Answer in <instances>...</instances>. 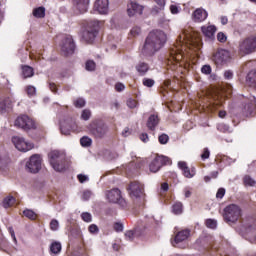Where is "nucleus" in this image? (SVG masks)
Masks as SVG:
<instances>
[{
    "label": "nucleus",
    "instance_id": "obj_1",
    "mask_svg": "<svg viewBox=\"0 0 256 256\" xmlns=\"http://www.w3.org/2000/svg\"><path fill=\"white\" fill-rule=\"evenodd\" d=\"M167 43V35L161 30H153L150 32L142 47L141 53L146 57L155 55Z\"/></svg>",
    "mask_w": 256,
    "mask_h": 256
},
{
    "label": "nucleus",
    "instance_id": "obj_2",
    "mask_svg": "<svg viewBox=\"0 0 256 256\" xmlns=\"http://www.w3.org/2000/svg\"><path fill=\"white\" fill-rule=\"evenodd\" d=\"M49 163L57 173H64L71 167V160L67 158L65 151L53 150L48 154Z\"/></svg>",
    "mask_w": 256,
    "mask_h": 256
},
{
    "label": "nucleus",
    "instance_id": "obj_3",
    "mask_svg": "<svg viewBox=\"0 0 256 256\" xmlns=\"http://www.w3.org/2000/svg\"><path fill=\"white\" fill-rule=\"evenodd\" d=\"M99 27H101V22L99 20L88 21L86 29L82 32V39L86 43H93L99 33Z\"/></svg>",
    "mask_w": 256,
    "mask_h": 256
},
{
    "label": "nucleus",
    "instance_id": "obj_4",
    "mask_svg": "<svg viewBox=\"0 0 256 256\" xmlns=\"http://www.w3.org/2000/svg\"><path fill=\"white\" fill-rule=\"evenodd\" d=\"M223 217L227 223H236L241 217V208L237 204H230L224 208Z\"/></svg>",
    "mask_w": 256,
    "mask_h": 256
},
{
    "label": "nucleus",
    "instance_id": "obj_5",
    "mask_svg": "<svg viewBox=\"0 0 256 256\" xmlns=\"http://www.w3.org/2000/svg\"><path fill=\"white\" fill-rule=\"evenodd\" d=\"M256 50V36H249L239 42V52L241 55H251Z\"/></svg>",
    "mask_w": 256,
    "mask_h": 256
},
{
    "label": "nucleus",
    "instance_id": "obj_6",
    "mask_svg": "<svg viewBox=\"0 0 256 256\" xmlns=\"http://www.w3.org/2000/svg\"><path fill=\"white\" fill-rule=\"evenodd\" d=\"M88 130L94 137L101 139V137L106 135L109 128L104 122L95 120L88 126Z\"/></svg>",
    "mask_w": 256,
    "mask_h": 256
},
{
    "label": "nucleus",
    "instance_id": "obj_7",
    "mask_svg": "<svg viewBox=\"0 0 256 256\" xmlns=\"http://www.w3.org/2000/svg\"><path fill=\"white\" fill-rule=\"evenodd\" d=\"M12 143L15 148L22 153H27V151H31V149L35 148V144H33V142H29L20 136H13Z\"/></svg>",
    "mask_w": 256,
    "mask_h": 256
},
{
    "label": "nucleus",
    "instance_id": "obj_8",
    "mask_svg": "<svg viewBox=\"0 0 256 256\" xmlns=\"http://www.w3.org/2000/svg\"><path fill=\"white\" fill-rule=\"evenodd\" d=\"M106 199L109 203H118L120 207H127V201L121 196V190L114 188L106 192Z\"/></svg>",
    "mask_w": 256,
    "mask_h": 256
},
{
    "label": "nucleus",
    "instance_id": "obj_9",
    "mask_svg": "<svg viewBox=\"0 0 256 256\" xmlns=\"http://www.w3.org/2000/svg\"><path fill=\"white\" fill-rule=\"evenodd\" d=\"M163 165H171V159L166 156H156L149 163L150 173H158V171H161V167H163Z\"/></svg>",
    "mask_w": 256,
    "mask_h": 256
},
{
    "label": "nucleus",
    "instance_id": "obj_10",
    "mask_svg": "<svg viewBox=\"0 0 256 256\" xmlns=\"http://www.w3.org/2000/svg\"><path fill=\"white\" fill-rule=\"evenodd\" d=\"M15 126L19 127L20 129H23L24 131H29L31 129H36L35 121H33V119H31L27 115L19 116L15 120Z\"/></svg>",
    "mask_w": 256,
    "mask_h": 256
},
{
    "label": "nucleus",
    "instance_id": "obj_11",
    "mask_svg": "<svg viewBox=\"0 0 256 256\" xmlns=\"http://www.w3.org/2000/svg\"><path fill=\"white\" fill-rule=\"evenodd\" d=\"M26 169L29 173H39L41 171V156L39 154L32 155L26 162Z\"/></svg>",
    "mask_w": 256,
    "mask_h": 256
},
{
    "label": "nucleus",
    "instance_id": "obj_12",
    "mask_svg": "<svg viewBox=\"0 0 256 256\" xmlns=\"http://www.w3.org/2000/svg\"><path fill=\"white\" fill-rule=\"evenodd\" d=\"M61 51L65 57L75 53V41H73V36L67 35L64 37L61 45Z\"/></svg>",
    "mask_w": 256,
    "mask_h": 256
},
{
    "label": "nucleus",
    "instance_id": "obj_13",
    "mask_svg": "<svg viewBox=\"0 0 256 256\" xmlns=\"http://www.w3.org/2000/svg\"><path fill=\"white\" fill-rule=\"evenodd\" d=\"M213 61L216 65H225L231 61V52L225 49H219L213 55Z\"/></svg>",
    "mask_w": 256,
    "mask_h": 256
},
{
    "label": "nucleus",
    "instance_id": "obj_14",
    "mask_svg": "<svg viewBox=\"0 0 256 256\" xmlns=\"http://www.w3.org/2000/svg\"><path fill=\"white\" fill-rule=\"evenodd\" d=\"M256 113V98L253 95H250L246 101L245 105L243 107V115L245 117H251V115H255Z\"/></svg>",
    "mask_w": 256,
    "mask_h": 256
},
{
    "label": "nucleus",
    "instance_id": "obj_15",
    "mask_svg": "<svg viewBox=\"0 0 256 256\" xmlns=\"http://www.w3.org/2000/svg\"><path fill=\"white\" fill-rule=\"evenodd\" d=\"M128 191L132 199H139L143 197V184L139 182H132L128 186Z\"/></svg>",
    "mask_w": 256,
    "mask_h": 256
},
{
    "label": "nucleus",
    "instance_id": "obj_16",
    "mask_svg": "<svg viewBox=\"0 0 256 256\" xmlns=\"http://www.w3.org/2000/svg\"><path fill=\"white\" fill-rule=\"evenodd\" d=\"M75 130V120L66 118L60 121V131L62 135H71V131Z\"/></svg>",
    "mask_w": 256,
    "mask_h": 256
},
{
    "label": "nucleus",
    "instance_id": "obj_17",
    "mask_svg": "<svg viewBox=\"0 0 256 256\" xmlns=\"http://www.w3.org/2000/svg\"><path fill=\"white\" fill-rule=\"evenodd\" d=\"M178 169L182 170V173L186 179H193V176L197 173L195 167L189 168V166H187V162L185 161L178 162Z\"/></svg>",
    "mask_w": 256,
    "mask_h": 256
},
{
    "label": "nucleus",
    "instance_id": "obj_18",
    "mask_svg": "<svg viewBox=\"0 0 256 256\" xmlns=\"http://www.w3.org/2000/svg\"><path fill=\"white\" fill-rule=\"evenodd\" d=\"M191 235V230L189 229H184L179 231L174 238L173 246L174 247H180L179 243H185L189 239Z\"/></svg>",
    "mask_w": 256,
    "mask_h": 256
},
{
    "label": "nucleus",
    "instance_id": "obj_19",
    "mask_svg": "<svg viewBox=\"0 0 256 256\" xmlns=\"http://www.w3.org/2000/svg\"><path fill=\"white\" fill-rule=\"evenodd\" d=\"M127 13L129 17H133L135 15H143V6L136 1H130L128 4Z\"/></svg>",
    "mask_w": 256,
    "mask_h": 256
},
{
    "label": "nucleus",
    "instance_id": "obj_20",
    "mask_svg": "<svg viewBox=\"0 0 256 256\" xmlns=\"http://www.w3.org/2000/svg\"><path fill=\"white\" fill-rule=\"evenodd\" d=\"M94 9L98 11L100 15H107V13H109V0H96Z\"/></svg>",
    "mask_w": 256,
    "mask_h": 256
},
{
    "label": "nucleus",
    "instance_id": "obj_21",
    "mask_svg": "<svg viewBox=\"0 0 256 256\" xmlns=\"http://www.w3.org/2000/svg\"><path fill=\"white\" fill-rule=\"evenodd\" d=\"M207 17H209V13L203 8H197L192 14V19L195 23H203Z\"/></svg>",
    "mask_w": 256,
    "mask_h": 256
},
{
    "label": "nucleus",
    "instance_id": "obj_22",
    "mask_svg": "<svg viewBox=\"0 0 256 256\" xmlns=\"http://www.w3.org/2000/svg\"><path fill=\"white\" fill-rule=\"evenodd\" d=\"M201 31L204 37H207V39H215V33L217 32V27H215V25L202 26Z\"/></svg>",
    "mask_w": 256,
    "mask_h": 256
},
{
    "label": "nucleus",
    "instance_id": "obj_23",
    "mask_svg": "<svg viewBox=\"0 0 256 256\" xmlns=\"http://www.w3.org/2000/svg\"><path fill=\"white\" fill-rule=\"evenodd\" d=\"M74 7L79 13H87L89 9V0H74Z\"/></svg>",
    "mask_w": 256,
    "mask_h": 256
},
{
    "label": "nucleus",
    "instance_id": "obj_24",
    "mask_svg": "<svg viewBox=\"0 0 256 256\" xmlns=\"http://www.w3.org/2000/svg\"><path fill=\"white\" fill-rule=\"evenodd\" d=\"M146 125L150 131H155V129L157 128V125H159V115L157 114L150 115Z\"/></svg>",
    "mask_w": 256,
    "mask_h": 256
},
{
    "label": "nucleus",
    "instance_id": "obj_25",
    "mask_svg": "<svg viewBox=\"0 0 256 256\" xmlns=\"http://www.w3.org/2000/svg\"><path fill=\"white\" fill-rule=\"evenodd\" d=\"M157 6L152 8V15H159L165 9V0H154Z\"/></svg>",
    "mask_w": 256,
    "mask_h": 256
},
{
    "label": "nucleus",
    "instance_id": "obj_26",
    "mask_svg": "<svg viewBox=\"0 0 256 256\" xmlns=\"http://www.w3.org/2000/svg\"><path fill=\"white\" fill-rule=\"evenodd\" d=\"M246 83L249 87L256 89V70L250 71L246 76Z\"/></svg>",
    "mask_w": 256,
    "mask_h": 256
},
{
    "label": "nucleus",
    "instance_id": "obj_27",
    "mask_svg": "<svg viewBox=\"0 0 256 256\" xmlns=\"http://www.w3.org/2000/svg\"><path fill=\"white\" fill-rule=\"evenodd\" d=\"M61 242L59 241H53L50 245V255L57 256L59 253H61Z\"/></svg>",
    "mask_w": 256,
    "mask_h": 256
},
{
    "label": "nucleus",
    "instance_id": "obj_28",
    "mask_svg": "<svg viewBox=\"0 0 256 256\" xmlns=\"http://www.w3.org/2000/svg\"><path fill=\"white\" fill-rule=\"evenodd\" d=\"M141 232L139 231V228H135L134 230H128L125 232V237L127 241H133L135 237H140Z\"/></svg>",
    "mask_w": 256,
    "mask_h": 256
},
{
    "label": "nucleus",
    "instance_id": "obj_29",
    "mask_svg": "<svg viewBox=\"0 0 256 256\" xmlns=\"http://www.w3.org/2000/svg\"><path fill=\"white\" fill-rule=\"evenodd\" d=\"M136 71L137 73H139V75H146L147 71H149V64L145 63V62H139L136 65Z\"/></svg>",
    "mask_w": 256,
    "mask_h": 256
},
{
    "label": "nucleus",
    "instance_id": "obj_30",
    "mask_svg": "<svg viewBox=\"0 0 256 256\" xmlns=\"http://www.w3.org/2000/svg\"><path fill=\"white\" fill-rule=\"evenodd\" d=\"M22 75L24 79H29V77L35 75V71L33 70V67L25 65L22 66Z\"/></svg>",
    "mask_w": 256,
    "mask_h": 256
},
{
    "label": "nucleus",
    "instance_id": "obj_31",
    "mask_svg": "<svg viewBox=\"0 0 256 256\" xmlns=\"http://www.w3.org/2000/svg\"><path fill=\"white\" fill-rule=\"evenodd\" d=\"M32 15L36 18V19H43V17H45V7L40 6L37 8L33 9Z\"/></svg>",
    "mask_w": 256,
    "mask_h": 256
},
{
    "label": "nucleus",
    "instance_id": "obj_32",
    "mask_svg": "<svg viewBox=\"0 0 256 256\" xmlns=\"http://www.w3.org/2000/svg\"><path fill=\"white\" fill-rule=\"evenodd\" d=\"M172 213H174V215H181V213H183V203L176 202L172 206Z\"/></svg>",
    "mask_w": 256,
    "mask_h": 256
},
{
    "label": "nucleus",
    "instance_id": "obj_33",
    "mask_svg": "<svg viewBox=\"0 0 256 256\" xmlns=\"http://www.w3.org/2000/svg\"><path fill=\"white\" fill-rule=\"evenodd\" d=\"M23 215L26 216L27 219H30V221H35V219H37V213L31 209H25Z\"/></svg>",
    "mask_w": 256,
    "mask_h": 256
},
{
    "label": "nucleus",
    "instance_id": "obj_34",
    "mask_svg": "<svg viewBox=\"0 0 256 256\" xmlns=\"http://www.w3.org/2000/svg\"><path fill=\"white\" fill-rule=\"evenodd\" d=\"M14 204H15V197L13 196H8L3 200L4 209H9V207H11V205H14Z\"/></svg>",
    "mask_w": 256,
    "mask_h": 256
},
{
    "label": "nucleus",
    "instance_id": "obj_35",
    "mask_svg": "<svg viewBox=\"0 0 256 256\" xmlns=\"http://www.w3.org/2000/svg\"><path fill=\"white\" fill-rule=\"evenodd\" d=\"M217 129L221 133H232L233 132V130H231V127H229V125L224 124V123L218 124Z\"/></svg>",
    "mask_w": 256,
    "mask_h": 256
},
{
    "label": "nucleus",
    "instance_id": "obj_36",
    "mask_svg": "<svg viewBox=\"0 0 256 256\" xmlns=\"http://www.w3.org/2000/svg\"><path fill=\"white\" fill-rule=\"evenodd\" d=\"M91 143H93V140L87 136H83L80 139V145H82V147H91Z\"/></svg>",
    "mask_w": 256,
    "mask_h": 256
},
{
    "label": "nucleus",
    "instance_id": "obj_37",
    "mask_svg": "<svg viewBox=\"0 0 256 256\" xmlns=\"http://www.w3.org/2000/svg\"><path fill=\"white\" fill-rule=\"evenodd\" d=\"M9 109V100H0V113H7Z\"/></svg>",
    "mask_w": 256,
    "mask_h": 256
},
{
    "label": "nucleus",
    "instance_id": "obj_38",
    "mask_svg": "<svg viewBox=\"0 0 256 256\" xmlns=\"http://www.w3.org/2000/svg\"><path fill=\"white\" fill-rule=\"evenodd\" d=\"M82 221H85V223H91L93 221V216L89 212H83L81 214Z\"/></svg>",
    "mask_w": 256,
    "mask_h": 256
},
{
    "label": "nucleus",
    "instance_id": "obj_39",
    "mask_svg": "<svg viewBox=\"0 0 256 256\" xmlns=\"http://www.w3.org/2000/svg\"><path fill=\"white\" fill-rule=\"evenodd\" d=\"M81 119L83 121H89V119H91V110L84 109L81 113Z\"/></svg>",
    "mask_w": 256,
    "mask_h": 256
},
{
    "label": "nucleus",
    "instance_id": "obj_40",
    "mask_svg": "<svg viewBox=\"0 0 256 256\" xmlns=\"http://www.w3.org/2000/svg\"><path fill=\"white\" fill-rule=\"evenodd\" d=\"M243 181H244V185L248 187H253L255 185V180L251 178V176L249 175L245 176Z\"/></svg>",
    "mask_w": 256,
    "mask_h": 256
},
{
    "label": "nucleus",
    "instance_id": "obj_41",
    "mask_svg": "<svg viewBox=\"0 0 256 256\" xmlns=\"http://www.w3.org/2000/svg\"><path fill=\"white\" fill-rule=\"evenodd\" d=\"M206 227H208V229H217V220L207 219L206 220Z\"/></svg>",
    "mask_w": 256,
    "mask_h": 256
},
{
    "label": "nucleus",
    "instance_id": "obj_42",
    "mask_svg": "<svg viewBox=\"0 0 256 256\" xmlns=\"http://www.w3.org/2000/svg\"><path fill=\"white\" fill-rule=\"evenodd\" d=\"M212 71L213 69L209 64L203 65L201 68V73H203V75H211Z\"/></svg>",
    "mask_w": 256,
    "mask_h": 256
},
{
    "label": "nucleus",
    "instance_id": "obj_43",
    "mask_svg": "<svg viewBox=\"0 0 256 256\" xmlns=\"http://www.w3.org/2000/svg\"><path fill=\"white\" fill-rule=\"evenodd\" d=\"M158 141L161 145H167V143H169V135L167 134H161L158 137Z\"/></svg>",
    "mask_w": 256,
    "mask_h": 256
},
{
    "label": "nucleus",
    "instance_id": "obj_44",
    "mask_svg": "<svg viewBox=\"0 0 256 256\" xmlns=\"http://www.w3.org/2000/svg\"><path fill=\"white\" fill-rule=\"evenodd\" d=\"M50 229L51 231H59V220L52 219L50 221Z\"/></svg>",
    "mask_w": 256,
    "mask_h": 256
},
{
    "label": "nucleus",
    "instance_id": "obj_45",
    "mask_svg": "<svg viewBox=\"0 0 256 256\" xmlns=\"http://www.w3.org/2000/svg\"><path fill=\"white\" fill-rule=\"evenodd\" d=\"M96 67L95 61L88 60L85 64L86 71H93Z\"/></svg>",
    "mask_w": 256,
    "mask_h": 256
},
{
    "label": "nucleus",
    "instance_id": "obj_46",
    "mask_svg": "<svg viewBox=\"0 0 256 256\" xmlns=\"http://www.w3.org/2000/svg\"><path fill=\"white\" fill-rule=\"evenodd\" d=\"M142 83H143L144 87H153V85H155V80H153L151 78H144L142 80Z\"/></svg>",
    "mask_w": 256,
    "mask_h": 256
},
{
    "label": "nucleus",
    "instance_id": "obj_47",
    "mask_svg": "<svg viewBox=\"0 0 256 256\" xmlns=\"http://www.w3.org/2000/svg\"><path fill=\"white\" fill-rule=\"evenodd\" d=\"M74 105L75 107L81 109L82 107H85V99L83 98H77L75 101H74Z\"/></svg>",
    "mask_w": 256,
    "mask_h": 256
},
{
    "label": "nucleus",
    "instance_id": "obj_48",
    "mask_svg": "<svg viewBox=\"0 0 256 256\" xmlns=\"http://www.w3.org/2000/svg\"><path fill=\"white\" fill-rule=\"evenodd\" d=\"M137 105H139V103H137L136 100H134L133 98H129L127 100V106L129 107V109H135Z\"/></svg>",
    "mask_w": 256,
    "mask_h": 256
},
{
    "label": "nucleus",
    "instance_id": "obj_49",
    "mask_svg": "<svg viewBox=\"0 0 256 256\" xmlns=\"http://www.w3.org/2000/svg\"><path fill=\"white\" fill-rule=\"evenodd\" d=\"M26 92L29 97H33V95L37 93V89L35 88V86H27Z\"/></svg>",
    "mask_w": 256,
    "mask_h": 256
},
{
    "label": "nucleus",
    "instance_id": "obj_50",
    "mask_svg": "<svg viewBox=\"0 0 256 256\" xmlns=\"http://www.w3.org/2000/svg\"><path fill=\"white\" fill-rule=\"evenodd\" d=\"M245 231L246 233L249 235H253V233H255L256 231V225H248V226H245Z\"/></svg>",
    "mask_w": 256,
    "mask_h": 256
},
{
    "label": "nucleus",
    "instance_id": "obj_51",
    "mask_svg": "<svg viewBox=\"0 0 256 256\" xmlns=\"http://www.w3.org/2000/svg\"><path fill=\"white\" fill-rule=\"evenodd\" d=\"M225 193V188H219L216 193V199H223V197H225Z\"/></svg>",
    "mask_w": 256,
    "mask_h": 256
},
{
    "label": "nucleus",
    "instance_id": "obj_52",
    "mask_svg": "<svg viewBox=\"0 0 256 256\" xmlns=\"http://www.w3.org/2000/svg\"><path fill=\"white\" fill-rule=\"evenodd\" d=\"M217 39L220 43H225V41H227V35H225L223 32H219L217 34Z\"/></svg>",
    "mask_w": 256,
    "mask_h": 256
},
{
    "label": "nucleus",
    "instance_id": "obj_53",
    "mask_svg": "<svg viewBox=\"0 0 256 256\" xmlns=\"http://www.w3.org/2000/svg\"><path fill=\"white\" fill-rule=\"evenodd\" d=\"M7 163H9L7 157L0 156V169H5V167H7Z\"/></svg>",
    "mask_w": 256,
    "mask_h": 256
},
{
    "label": "nucleus",
    "instance_id": "obj_54",
    "mask_svg": "<svg viewBox=\"0 0 256 256\" xmlns=\"http://www.w3.org/2000/svg\"><path fill=\"white\" fill-rule=\"evenodd\" d=\"M130 33H131L132 37H137V35L141 34V28L136 26L131 29Z\"/></svg>",
    "mask_w": 256,
    "mask_h": 256
},
{
    "label": "nucleus",
    "instance_id": "obj_55",
    "mask_svg": "<svg viewBox=\"0 0 256 256\" xmlns=\"http://www.w3.org/2000/svg\"><path fill=\"white\" fill-rule=\"evenodd\" d=\"M88 231H89V233H92V234L99 233V227H97V225H95V224H91L88 227Z\"/></svg>",
    "mask_w": 256,
    "mask_h": 256
},
{
    "label": "nucleus",
    "instance_id": "obj_56",
    "mask_svg": "<svg viewBox=\"0 0 256 256\" xmlns=\"http://www.w3.org/2000/svg\"><path fill=\"white\" fill-rule=\"evenodd\" d=\"M77 179L80 183H85L86 181H89V176L83 175V174H78Z\"/></svg>",
    "mask_w": 256,
    "mask_h": 256
},
{
    "label": "nucleus",
    "instance_id": "obj_57",
    "mask_svg": "<svg viewBox=\"0 0 256 256\" xmlns=\"http://www.w3.org/2000/svg\"><path fill=\"white\" fill-rule=\"evenodd\" d=\"M210 155H211V152H209V148H205L203 153L201 154V159L205 161V159H209Z\"/></svg>",
    "mask_w": 256,
    "mask_h": 256
},
{
    "label": "nucleus",
    "instance_id": "obj_58",
    "mask_svg": "<svg viewBox=\"0 0 256 256\" xmlns=\"http://www.w3.org/2000/svg\"><path fill=\"white\" fill-rule=\"evenodd\" d=\"M224 79H227L228 81H231V79H233V71L226 70L224 72Z\"/></svg>",
    "mask_w": 256,
    "mask_h": 256
},
{
    "label": "nucleus",
    "instance_id": "obj_59",
    "mask_svg": "<svg viewBox=\"0 0 256 256\" xmlns=\"http://www.w3.org/2000/svg\"><path fill=\"white\" fill-rule=\"evenodd\" d=\"M83 201H89L91 199V191L85 190L82 195Z\"/></svg>",
    "mask_w": 256,
    "mask_h": 256
},
{
    "label": "nucleus",
    "instance_id": "obj_60",
    "mask_svg": "<svg viewBox=\"0 0 256 256\" xmlns=\"http://www.w3.org/2000/svg\"><path fill=\"white\" fill-rule=\"evenodd\" d=\"M114 230L117 231V233H121V231H123V223H115Z\"/></svg>",
    "mask_w": 256,
    "mask_h": 256
},
{
    "label": "nucleus",
    "instance_id": "obj_61",
    "mask_svg": "<svg viewBox=\"0 0 256 256\" xmlns=\"http://www.w3.org/2000/svg\"><path fill=\"white\" fill-rule=\"evenodd\" d=\"M115 89H116V91H118V93H121V91H125V84L116 83Z\"/></svg>",
    "mask_w": 256,
    "mask_h": 256
},
{
    "label": "nucleus",
    "instance_id": "obj_62",
    "mask_svg": "<svg viewBox=\"0 0 256 256\" xmlns=\"http://www.w3.org/2000/svg\"><path fill=\"white\" fill-rule=\"evenodd\" d=\"M170 12L172 13V15H177L179 13V8L177 7V5H170Z\"/></svg>",
    "mask_w": 256,
    "mask_h": 256
},
{
    "label": "nucleus",
    "instance_id": "obj_63",
    "mask_svg": "<svg viewBox=\"0 0 256 256\" xmlns=\"http://www.w3.org/2000/svg\"><path fill=\"white\" fill-rule=\"evenodd\" d=\"M122 137H129L131 135V130L129 127H125L121 133Z\"/></svg>",
    "mask_w": 256,
    "mask_h": 256
},
{
    "label": "nucleus",
    "instance_id": "obj_64",
    "mask_svg": "<svg viewBox=\"0 0 256 256\" xmlns=\"http://www.w3.org/2000/svg\"><path fill=\"white\" fill-rule=\"evenodd\" d=\"M191 190L192 189L190 187H185L184 188V195H185L186 199H189V197H191V195H192Z\"/></svg>",
    "mask_w": 256,
    "mask_h": 256
}]
</instances>
